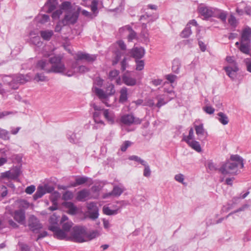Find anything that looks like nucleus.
<instances>
[{"label": "nucleus", "instance_id": "50", "mask_svg": "<svg viewBox=\"0 0 251 251\" xmlns=\"http://www.w3.org/2000/svg\"><path fill=\"white\" fill-rule=\"evenodd\" d=\"M145 167L144 170L143 175L145 177H150L151 174V171L150 168V166L146 162L145 165H143Z\"/></svg>", "mask_w": 251, "mask_h": 251}, {"label": "nucleus", "instance_id": "12", "mask_svg": "<svg viewBox=\"0 0 251 251\" xmlns=\"http://www.w3.org/2000/svg\"><path fill=\"white\" fill-rule=\"evenodd\" d=\"M226 71V75L232 79L234 80L236 77V73L238 71L239 69L237 64L233 66H227L224 68Z\"/></svg>", "mask_w": 251, "mask_h": 251}, {"label": "nucleus", "instance_id": "48", "mask_svg": "<svg viewBox=\"0 0 251 251\" xmlns=\"http://www.w3.org/2000/svg\"><path fill=\"white\" fill-rule=\"evenodd\" d=\"M73 223L71 221H67L62 225L63 229L66 232L69 231L73 226Z\"/></svg>", "mask_w": 251, "mask_h": 251}, {"label": "nucleus", "instance_id": "28", "mask_svg": "<svg viewBox=\"0 0 251 251\" xmlns=\"http://www.w3.org/2000/svg\"><path fill=\"white\" fill-rule=\"evenodd\" d=\"M89 195V191L87 189H83L77 193L76 200L80 201H83Z\"/></svg>", "mask_w": 251, "mask_h": 251}, {"label": "nucleus", "instance_id": "24", "mask_svg": "<svg viewBox=\"0 0 251 251\" xmlns=\"http://www.w3.org/2000/svg\"><path fill=\"white\" fill-rule=\"evenodd\" d=\"M125 191V188L123 186L119 187L118 186H115L113 187L112 191L111 192L107 194V196H113L115 197L120 196L123 192Z\"/></svg>", "mask_w": 251, "mask_h": 251}, {"label": "nucleus", "instance_id": "9", "mask_svg": "<svg viewBox=\"0 0 251 251\" xmlns=\"http://www.w3.org/2000/svg\"><path fill=\"white\" fill-rule=\"evenodd\" d=\"M49 229L53 232L54 236L58 239L70 240V237L67 236L66 231L61 229L56 226L52 225L49 226Z\"/></svg>", "mask_w": 251, "mask_h": 251}, {"label": "nucleus", "instance_id": "57", "mask_svg": "<svg viewBox=\"0 0 251 251\" xmlns=\"http://www.w3.org/2000/svg\"><path fill=\"white\" fill-rule=\"evenodd\" d=\"M89 215L90 219L92 220H95L98 218L99 216V210H95L94 211H91L89 212Z\"/></svg>", "mask_w": 251, "mask_h": 251}, {"label": "nucleus", "instance_id": "40", "mask_svg": "<svg viewBox=\"0 0 251 251\" xmlns=\"http://www.w3.org/2000/svg\"><path fill=\"white\" fill-rule=\"evenodd\" d=\"M99 2V0H93L91 1V3L90 5L91 10L93 12V14H95V16L98 13V4Z\"/></svg>", "mask_w": 251, "mask_h": 251}, {"label": "nucleus", "instance_id": "8", "mask_svg": "<svg viewBox=\"0 0 251 251\" xmlns=\"http://www.w3.org/2000/svg\"><path fill=\"white\" fill-rule=\"evenodd\" d=\"M28 226L30 229L34 233L38 232L42 227L38 219L34 215L29 217Z\"/></svg>", "mask_w": 251, "mask_h": 251}, {"label": "nucleus", "instance_id": "51", "mask_svg": "<svg viewBox=\"0 0 251 251\" xmlns=\"http://www.w3.org/2000/svg\"><path fill=\"white\" fill-rule=\"evenodd\" d=\"M73 198V193L69 191H66L62 195V199L64 200H69Z\"/></svg>", "mask_w": 251, "mask_h": 251}, {"label": "nucleus", "instance_id": "6", "mask_svg": "<svg viewBox=\"0 0 251 251\" xmlns=\"http://www.w3.org/2000/svg\"><path fill=\"white\" fill-rule=\"evenodd\" d=\"M51 64L50 73L63 74L66 70L65 64L62 61V57L60 56H54L50 58Z\"/></svg>", "mask_w": 251, "mask_h": 251}, {"label": "nucleus", "instance_id": "53", "mask_svg": "<svg viewBox=\"0 0 251 251\" xmlns=\"http://www.w3.org/2000/svg\"><path fill=\"white\" fill-rule=\"evenodd\" d=\"M67 25L63 23V20L61 21H59L56 25H55L54 31L56 32H59L61 31L62 28L63 26Z\"/></svg>", "mask_w": 251, "mask_h": 251}, {"label": "nucleus", "instance_id": "43", "mask_svg": "<svg viewBox=\"0 0 251 251\" xmlns=\"http://www.w3.org/2000/svg\"><path fill=\"white\" fill-rule=\"evenodd\" d=\"M192 34L190 26L187 24L186 27L183 29L181 33V36L183 38H187Z\"/></svg>", "mask_w": 251, "mask_h": 251}, {"label": "nucleus", "instance_id": "21", "mask_svg": "<svg viewBox=\"0 0 251 251\" xmlns=\"http://www.w3.org/2000/svg\"><path fill=\"white\" fill-rule=\"evenodd\" d=\"M132 55L136 59H140L145 54V50L143 48L136 47L132 49L131 51Z\"/></svg>", "mask_w": 251, "mask_h": 251}, {"label": "nucleus", "instance_id": "18", "mask_svg": "<svg viewBox=\"0 0 251 251\" xmlns=\"http://www.w3.org/2000/svg\"><path fill=\"white\" fill-rule=\"evenodd\" d=\"M251 28L249 27H245L242 32L240 42L251 43Z\"/></svg>", "mask_w": 251, "mask_h": 251}, {"label": "nucleus", "instance_id": "63", "mask_svg": "<svg viewBox=\"0 0 251 251\" xmlns=\"http://www.w3.org/2000/svg\"><path fill=\"white\" fill-rule=\"evenodd\" d=\"M203 110L207 114H212L214 111L215 109L211 106H207L203 107Z\"/></svg>", "mask_w": 251, "mask_h": 251}, {"label": "nucleus", "instance_id": "46", "mask_svg": "<svg viewBox=\"0 0 251 251\" xmlns=\"http://www.w3.org/2000/svg\"><path fill=\"white\" fill-rule=\"evenodd\" d=\"M128 159L130 160H134L136 162H138L139 163H140L141 164H142V165H145V163H146V162L145 160L142 159L140 157H139L136 155L130 156L128 157Z\"/></svg>", "mask_w": 251, "mask_h": 251}, {"label": "nucleus", "instance_id": "64", "mask_svg": "<svg viewBox=\"0 0 251 251\" xmlns=\"http://www.w3.org/2000/svg\"><path fill=\"white\" fill-rule=\"evenodd\" d=\"M245 62L246 65L247 71L251 73V59L247 58L245 60Z\"/></svg>", "mask_w": 251, "mask_h": 251}, {"label": "nucleus", "instance_id": "26", "mask_svg": "<svg viewBox=\"0 0 251 251\" xmlns=\"http://www.w3.org/2000/svg\"><path fill=\"white\" fill-rule=\"evenodd\" d=\"M81 133H75L70 132L68 134V139L69 141L74 144L79 143L81 139Z\"/></svg>", "mask_w": 251, "mask_h": 251}, {"label": "nucleus", "instance_id": "32", "mask_svg": "<svg viewBox=\"0 0 251 251\" xmlns=\"http://www.w3.org/2000/svg\"><path fill=\"white\" fill-rule=\"evenodd\" d=\"M239 50L242 52L249 54L250 51V43L240 42Z\"/></svg>", "mask_w": 251, "mask_h": 251}, {"label": "nucleus", "instance_id": "23", "mask_svg": "<svg viewBox=\"0 0 251 251\" xmlns=\"http://www.w3.org/2000/svg\"><path fill=\"white\" fill-rule=\"evenodd\" d=\"M101 234L100 231L98 230H93L87 232L86 231V242L93 240L98 237Z\"/></svg>", "mask_w": 251, "mask_h": 251}, {"label": "nucleus", "instance_id": "62", "mask_svg": "<svg viewBox=\"0 0 251 251\" xmlns=\"http://www.w3.org/2000/svg\"><path fill=\"white\" fill-rule=\"evenodd\" d=\"M87 208L89 210V211H94L95 210L98 209L96 203L93 202L88 204Z\"/></svg>", "mask_w": 251, "mask_h": 251}, {"label": "nucleus", "instance_id": "38", "mask_svg": "<svg viewBox=\"0 0 251 251\" xmlns=\"http://www.w3.org/2000/svg\"><path fill=\"white\" fill-rule=\"evenodd\" d=\"M103 212L107 215H114L118 213V209L112 210L109 207L104 206L102 208Z\"/></svg>", "mask_w": 251, "mask_h": 251}, {"label": "nucleus", "instance_id": "56", "mask_svg": "<svg viewBox=\"0 0 251 251\" xmlns=\"http://www.w3.org/2000/svg\"><path fill=\"white\" fill-rule=\"evenodd\" d=\"M63 10L62 9L61 6L60 9L57 10L55 11H54L52 14V19L54 20L58 19L60 16L62 14Z\"/></svg>", "mask_w": 251, "mask_h": 251}, {"label": "nucleus", "instance_id": "45", "mask_svg": "<svg viewBox=\"0 0 251 251\" xmlns=\"http://www.w3.org/2000/svg\"><path fill=\"white\" fill-rule=\"evenodd\" d=\"M30 42L34 45L40 46L42 43L40 40V37L39 36H35L29 39Z\"/></svg>", "mask_w": 251, "mask_h": 251}, {"label": "nucleus", "instance_id": "31", "mask_svg": "<svg viewBox=\"0 0 251 251\" xmlns=\"http://www.w3.org/2000/svg\"><path fill=\"white\" fill-rule=\"evenodd\" d=\"M50 21V17L46 14H39L35 18V21L37 23L45 24Z\"/></svg>", "mask_w": 251, "mask_h": 251}, {"label": "nucleus", "instance_id": "36", "mask_svg": "<svg viewBox=\"0 0 251 251\" xmlns=\"http://www.w3.org/2000/svg\"><path fill=\"white\" fill-rule=\"evenodd\" d=\"M187 143L190 147H191L193 149H194L197 152H199L201 151V147L198 142L193 140L192 141H188V142H187Z\"/></svg>", "mask_w": 251, "mask_h": 251}, {"label": "nucleus", "instance_id": "14", "mask_svg": "<svg viewBox=\"0 0 251 251\" xmlns=\"http://www.w3.org/2000/svg\"><path fill=\"white\" fill-rule=\"evenodd\" d=\"M57 0H48L42 8V11L46 13L52 12L56 7Z\"/></svg>", "mask_w": 251, "mask_h": 251}, {"label": "nucleus", "instance_id": "29", "mask_svg": "<svg viewBox=\"0 0 251 251\" xmlns=\"http://www.w3.org/2000/svg\"><path fill=\"white\" fill-rule=\"evenodd\" d=\"M88 178L86 176H77L75 178V181L73 183H71L70 186L76 187L78 185H80L84 184L88 181Z\"/></svg>", "mask_w": 251, "mask_h": 251}, {"label": "nucleus", "instance_id": "41", "mask_svg": "<svg viewBox=\"0 0 251 251\" xmlns=\"http://www.w3.org/2000/svg\"><path fill=\"white\" fill-rule=\"evenodd\" d=\"M0 138L4 140H9L10 139L9 131L0 127Z\"/></svg>", "mask_w": 251, "mask_h": 251}, {"label": "nucleus", "instance_id": "16", "mask_svg": "<svg viewBox=\"0 0 251 251\" xmlns=\"http://www.w3.org/2000/svg\"><path fill=\"white\" fill-rule=\"evenodd\" d=\"M124 31L128 32L127 39L129 42L132 41L134 39H136L137 38L136 33L132 29V28L129 25H126L120 29V32H123Z\"/></svg>", "mask_w": 251, "mask_h": 251}, {"label": "nucleus", "instance_id": "35", "mask_svg": "<svg viewBox=\"0 0 251 251\" xmlns=\"http://www.w3.org/2000/svg\"><path fill=\"white\" fill-rule=\"evenodd\" d=\"M218 121L223 125H227L229 122L228 117L223 112H219L217 114Z\"/></svg>", "mask_w": 251, "mask_h": 251}, {"label": "nucleus", "instance_id": "44", "mask_svg": "<svg viewBox=\"0 0 251 251\" xmlns=\"http://www.w3.org/2000/svg\"><path fill=\"white\" fill-rule=\"evenodd\" d=\"M194 130L192 128H190L189 131V135L187 136H184L183 138V140L185 141L186 143L188 142V141H192L194 140Z\"/></svg>", "mask_w": 251, "mask_h": 251}, {"label": "nucleus", "instance_id": "39", "mask_svg": "<svg viewBox=\"0 0 251 251\" xmlns=\"http://www.w3.org/2000/svg\"><path fill=\"white\" fill-rule=\"evenodd\" d=\"M181 66L180 62L178 59H175L173 62L172 70L176 74L179 73V70Z\"/></svg>", "mask_w": 251, "mask_h": 251}, {"label": "nucleus", "instance_id": "5", "mask_svg": "<svg viewBox=\"0 0 251 251\" xmlns=\"http://www.w3.org/2000/svg\"><path fill=\"white\" fill-rule=\"evenodd\" d=\"M70 240L78 243L86 242V229L82 226H75L71 231Z\"/></svg>", "mask_w": 251, "mask_h": 251}, {"label": "nucleus", "instance_id": "3", "mask_svg": "<svg viewBox=\"0 0 251 251\" xmlns=\"http://www.w3.org/2000/svg\"><path fill=\"white\" fill-rule=\"evenodd\" d=\"M31 79V76L28 74H16L13 75H4L2 79L4 84L8 86L10 89H17L20 84H24Z\"/></svg>", "mask_w": 251, "mask_h": 251}, {"label": "nucleus", "instance_id": "49", "mask_svg": "<svg viewBox=\"0 0 251 251\" xmlns=\"http://www.w3.org/2000/svg\"><path fill=\"white\" fill-rule=\"evenodd\" d=\"M229 24L233 27H235L237 24V21L235 17L233 15H230L228 19Z\"/></svg>", "mask_w": 251, "mask_h": 251}, {"label": "nucleus", "instance_id": "60", "mask_svg": "<svg viewBox=\"0 0 251 251\" xmlns=\"http://www.w3.org/2000/svg\"><path fill=\"white\" fill-rule=\"evenodd\" d=\"M89 71V69L88 68L86 67L85 66L81 65L79 67H77V72L80 73H84L86 72H87Z\"/></svg>", "mask_w": 251, "mask_h": 251}, {"label": "nucleus", "instance_id": "2", "mask_svg": "<svg viewBox=\"0 0 251 251\" xmlns=\"http://www.w3.org/2000/svg\"><path fill=\"white\" fill-rule=\"evenodd\" d=\"M61 8L65 12L63 23L67 25L75 23L78 19L80 8L70 1L62 3Z\"/></svg>", "mask_w": 251, "mask_h": 251}, {"label": "nucleus", "instance_id": "22", "mask_svg": "<svg viewBox=\"0 0 251 251\" xmlns=\"http://www.w3.org/2000/svg\"><path fill=\"white\" fill-rule=\"evenodd\" d=\"M103 115L106 120L111 124H112L115 122V116L114 112L108 109H104Z\"/></svg>", "mask_w": 251, "mask_h": 251}, {"label": "nucleus", "instance_id": "27", "mask_svg": "<svg viewBox=\"0 0 251 251\" xmlns=\"http://www.w3.org/2000/svg\"><path fill=\"white\" fill-rule=\"evenodd\" d=\"M64 205L68 209V213L71 215H75L77 212V207L72 202H65Z\"/></svg>", "mask_w": 251, "mask_h": 251}, {"label": "nucleus", "instance_id": "13", "mask_svg": "<svg viewBox=\"0 0 251 251\" xmlns=\"http://www.w3.org/2000/svg\"><path fill=\"white\" fill-rule=\"evenodd\" d=\"M20 175V170L18 168L1 173L2 178H7L10 179H15Z\"/></svg>", "mask_w": 251, "mask_h": 251}, {"label": "nucleus", "instance_id": "4", "mask_svg": "<svg viewBox=\"0 0 251 251\" xmlns=\"http://www.w3.org/2000/svg\"><path fill=\"white\" fill-rule=\"evenodd\" d=\"M93 90L102 102H103L107 106H110V105L108 104V99L109 96L114 94L115 93L114 86L113 84L109 83L106 86L105 92L96 87H93Z\"/></svg>", "mask_w": 251, "mask_h": 251}, {"label": "nucleus", "instance_id": "10", "mask_svg": "<svg viewBox=\"0 0 251 251\" xmlns=\"http://www.w3.org/2000/svg\"><path fill=\"white\" fill-rule=\"evenodd\" d=\"M121 122L126 125H130L133 124H139L141 121L138 118H135L133 115L126 114L121 117Z\"/></svg>", "mask_w": 251, "mask_h": 251}, {"label": "nucleus", "instance_id": "47", "mask_svg": "<svg viewBox=\"0 0 251 251\" xmlns=\"http://www.w3.org/2000/svg\"><path fill=\"white\" fill-rule=\"evenodd\" d=\"M245 5V3L242 2L236 7V11L239 15H243L245 14L243 6Z\"/></svg>", "mask_w": 251, "mask_h": 251}, {"label": "nucleus", "instance_id": "33", "mask_svg": "<svg viewBox=\"0 0 251 251\" xmlns=\"http://www.w3.org/2000/svg\"><path fill=\"white\" fill-rule=\"evenodd\" d=\"M120 93L119 101L121 103H125L127 100V89L125 87H123L121 89Z\"/></svg>", "mask_w": 251, "mask_h": 251}, {"label": "nucleus", "instance_id": "25", "mask_svg": "<svg viewBox=\"0 0 251 251\" xmlns=\"http://www.w3.org/2000/svg\"><path fill=\"white\" fill-rule=\"evenodd\" d=\"M122 79L124 83L128 86H134L136 83V79L132 77L128 74H124Z\"/></svg>", "mask_w": 251, "mask_h": 251}, {"label": "nucleus", "instance_id": "34", "mask_svg": "<svg viewBox=\"0 0 251 251\" xmlns=\"http://www.w3.org/2000/svg\"><path fill=\"white\" fill-rule=\"evenodd\" d=\"M195 127L196 134L199 137V139L205 137V134H206V133L205 131L202 124L196 126Z\"/></svg>", "mask_w": 251, "mask_h": 251}, {"label": "nucleus", "instance_id": "61", "mask_svg": "<svg viewBox=\"0 0 251 251\" xmlns=\"http://www.w3.org/2000/svg\"><path fill=\"white\" fill-rule=\"evenodd\" d=\"M175 179L177 182H179L182 184H184V183L183 182L184 178V176L182 174H179L176 175L175 176Z\"/></svg>", "mask_w": 251, "mask_h": 251}, {"label": "nucleus", "instance_id": "30", "mask_svg": "<svg viewBox=\"0 0 251 251\" xmlns=\"http://www.w3.org/2000/svg\"><path fill=\"white\" fill-rule=\"evenodd\" d=\"M53 35L51 30H45L40 31V35L42 38L46 41H49Z\"/></svg>", "mask_w": 251, "mask_h": 251}, {"label": "nucleus", "instance_id": "17", "mask_svg": "<svg viewBox=\"0 0 251 251\" xmlns=\"http://www.w3.org/2000/svg\"><path fill=\"white\" fill-rule=\"evenodd\" d=\"M78 64L76 61L72 63L70 67L66 68V70L63 73V75L70 77L74 75L77 72V66Z\"/></svg>", "mask_w": 251, "mask_h": 251}, {"label": "nucleus", "instance_id": "37", "mask_svg": "<svg viewBox=\"0 0 251 251\" xmlns=\"http://www.w3.org/2000/svg\"><path fill=\"white\" fill-rule=\"evenodd\" d=\"M45 194L46 192L43 186H39L38 187L37 191L33 196L34 199L36 200L39 198H40Z\"/></svg>", "mask_w": 251, "mask_h": 251}, {"label": "nucleus", "instance_id": "54", "mask_svg": "<svg viewBox=\"0 0 251 251\" xmlns=\"http://www.w3.org/2000/svg\"><path fill=\"white\" fill-rule=\"evenodd\" d=\"M165 77L170 83H172L176 81L177 76L173 74H169L166 75Z\"/></svg>", "mask_w": 251, "mask_h": 251}, {"label": "nucleus", "instance_id": "55", "mask_svg": "<svg viewBox=\"0 0 251 251\" xmlns=\"http://www.w3.org/2000/svg\"><path fill=\"white\" fill-rule=\"evenodd\" d=\"M34 79L37 81H46L48 80L47 78L42 74H37Z\"/></svg>", "mask_w": 251, "mask_h": 251}, {"label": "nucleus", "instance_id": "7", "mask_svg": "<svg viewBox=\"0 0 251 251\" xmlns=\"http://www.w3.org/2000/svg\"><path fill=\"white\" fill-rule=\"evenodd\" d=\"M216 8L208 7L203 4H201L198 8L200 14L207 19L210 17H214L215 10Z\"/></svg>", "mask_w": 251, "mask_h": 251}, {"label": "nucleus", "instance_id": "58", "mask_svg": "<svg viewBox=\"0 0 251 251\" xmlns=\"http://www.w3.org/2000/svg\"><path fill=\"white\" fill-rule=\"evenodd\" d=\"M136 70L141 71L144 69V62L143 60H136Z\"/></svg>", "mask_w": 251, "mask_h": 251}, {"label": "nucleus", "instance_id": "1", "mask_svg": "<svg viewBox=\"0 0 251 251\" xmlns=\"http://www.w3.org/2000/svg\"><path fill=\"white\" fill-rule=\"evenodd\" d=\"M244 167L243 159L238 155H232L230 160L223 164L219 171L224 176H234L239 172V169Z\"/></svg>", "mask_w": 251, "mask_h": 251}, {"label": "nucleus", "instance_id": "59", "mask_svg": "<svg viewBox=\"0 0 251 251\" xmlns=\"http://www.w3.org/2000/svg\"><path fill=\"white\" fill-rule=\"evenodd\" d=\"M119 74V72L116 70H114L109 72V77L111 80H113L117 77Z\"/></svg>", "mask_w": 251, "mask_h": 251}, {"label": "nucleus", "instance_id": "15", "mask_svg": "<svg viewBox=\"0 0 251 251\" xmlns=\"http://www.w3.org/2000/svg\"><path fill=\"white\" fill-rule=\"evenodd\" d=\"M76 60H86L88 62H93L97 58V56L94 54H90L88 53H83L81 52H78L76 54Z\"/></svg>", "mask_w": 251, "mask_h": 251}, {"label": "nucleus", "instance_id": "11", "mask_svg": "<svg viewBox=\"0 0 251 251\" xmlns=\"http://www.w3.org/2000/svg\"><path fill=\"white\" fill-rule=\"evenodd\" d=\"M12 216L18 223L23 225L25 223V216L24 210L22 209L15 210L12 213Z\"/></svg>", "mask_w": 251, "mask_h": 251}, {"label": "nucleus", "instance_id": "19", "mask_svg": "<svg viewBox=\"0 0 251 251\" xmlns=\"http://www.w3.org/2000/svg\"><path fill=\"white\" fill-rule=\"evenodd\" d=\"M37 67L47 73H50L51 64L50 61L41 60L38 61Z\"/></svg>", "mask_w": 251, "mask_h": 251}, {"label": "nucleus", "instance_id": "42", "mask_svg": "<svg viewBox=\"0 0 251 251\" xmlns=\"http://www.w3.org/2000/svg\"><path fill=\"white\" fill-rule=\"evenodd\" d=\"M206 167L210 172L219 170L217 165L212 162V160H208L206 163Z\"/></svg>", "mask_w": 251, "mask_h": 251}, {"label": "nucleus", "instance_id": "20", "mask_svg": "<svg viewBox=\"0 0 251 251\" xmlns=\"http://www.w3.org/2000/svg\"><path fill=\"white\" fill-rule=\"evenodd\" d=\"M227 12L221 9L216 8L214 14V17L217 18L221 20L223 23H226Z\"/></svg>", "mask_w": 251, "mask_h": 251}, {"label": "nucleus", "instance_id": "52", "mask_svg": "<svg viewBox=\"0 0 251 251\" xmlns=\"http://www.w3.org/2000/svg\"><path fill=\"white\" fill-rule=\"evenodd\" d=\"M132 142L129 141H125L121 146V150L125 151L127 149L132 145Z\"/></svg>", "mask_w": 251, "mask_h": 251}]
</instances>
